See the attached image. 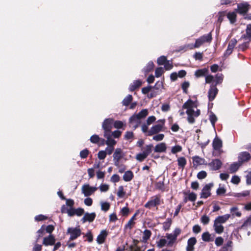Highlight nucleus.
I'll use <instances>...</instances> for the list:
<instances>
[{
    "mask_svg": "<svg viewBox=\"0 0 251 251\" xmlns=\"http://www.w3.org/2000/svg\"><path fill=\"white\" fill-rule=\"evenodd\" d=\"M192 159L194 166H195L196 167L199 165L204 164L205 163L204 159L198 156H194L192 158Z\"/></svg>",
    "mask_w": 251,
    "mask_h": 251,
    "instance_id": "obj_20",
    "label": "nucleus"
},
{
    "mask_svg": "<svg viewBox=\"0 0 251 251\" xmlns=\"http://www.w3.org/2000/svg\"><path fill=\"white\" fill-rule=\"evenodd\" d=\"M148 114V110L147 109L142 110L138 114H134L129 119L130 126L136 128L141 123V119L145 118Z\"/></svg>",
    "mask_w": 251,
    "mask_h": 251,
    "instance_id": "obj_2",
    "label": "nucleus"
},
{
    "mask_svg": "<svg viewBox=\"0 0 251 251\" xmlns=\"http://www.w3.org/2000/svg\"><path fill=\"white\" fill-rule=\"evenodd\" d=\"M218 90L216 85H211L208 92V97L209 101H212L218 94Z\"/></svg>",
    "mask_w": 251,
    "mask_h": 251,
    "instance_id": "obj_11",
    "label": "nucleus"
},
{
    "mask_svg": "<svg viewBox=\"0 0 251 251\" xmlns=\"http://www.w3.org/2000/svg\"><path fill=\"white\" fill-rule=\"evenodd\" d=\"M213 186V184L210 183L205 185L202 189L201 194V198L206 199L211 195V189Z\"/></svg>",
    "mask_w": 251,
    "mask_h": 251,
    "instance_id": "obj_8",
    "label": "nucleus"
},
{
    "mask_svg": "<svg viewBox=\"0 0 251 251\" xmlns=\"http://www.w3.org/2000/svg\"><path fill=\"white\" fill-rule=\"evenodd\" d=\"M89 154V151L87 149H84L81 151L80 152V156L81 158H85L87 157Z\"/></svg>",
    "mask_w": 251,
    "mask_h": 251,
    "instance_id": "obj_59",
    "label": "nucleus"
},
{
    "mask_svg": "<svg viewBox=\"0 0 251 251\" xmlns=\"http://www.w3.org/2000/svg\"><path fill=\"white\" fill-rule=\"evenodd\" d=\"M157 245L159 248H162L165 246H168V241L165 238H161L157 242Z\"/></svg>",
    "mask_w": 251,
    "mask_h": 251,
    "instance_id": "obj_41",
    "label": "nucleus"
},
{
    "mask_svg": "<svg viewBox=\"0 0 251 251\" xmlns=\"http://www.w3.org/2000/svg\"><path fill=\"white\" fill-rule=\"evenodd\" d=\"M207 173L205 171H201L197 174V177L199 179H202L206 177Z\"/></svg>",
    "mask_w": 251,
    "mask_h": 251,
    "instance_id": "obj_58",
    "label": "nucleus"
},
{
    "mask_svg": "<svg viewBox=\"0 0 251 251\" xmlns=\"http://www.w3.org/2000/svg\"><path fill=\"white\" fill-rule=\"evenodd\" d=\"M166 237L168 241V246H172L176 240V238L172 233H167L166 234Z\"/></svg>",
    "mask_w": 251,
    "mask_h": 251,
    "instance_id": "obj_28",
    "label": "nucleus"
},
{
    "mask_svg": "<svg viewBox=\"0 0 251 251\" xmlns=\"http://www.w3.org/2000/svg\"><path fill=\"white\" fill-rule=\"evenodd\" d=\"M209 119H210V121L212 126H214L215 123L217 120V117L215 116V115H214L213 113L211 114L209 116Z\"/></svg>",
    "mask_w": 251,
    "mask_h": 251,
    "instance_id": "obj_62",
    "label": "nucleus"
},
{
    "mask_svg": "<svg viewBox=\"0 0 251 251\" xmlns=\"http://www.w3.org/2000/svg\"><path fill=\"white\" fill-rule=\"evenodd\" d=\"M182 108L186 109L187 120L190 124H193L195 121V118L198 117L201 113L200 110L197 108V102L191 100H188L183 104Z\"/></svg>",
    "mask_w": 251,
    "mask_h": 251,
    "instance_id": "obj_1",
    "label": "nucleus"
},
{
    "mask_svg": "<svg viewBox=\"0 0 251 251\" xmlns=\"http://www.w3.org/2000/svg\"><path fill=\"white\" fill-rule=\"evenodd\" d=\"M159 124L152 126L148 132V136H151L155 134H157L162 130L163 127L164 125L165 120H160L158 121Z\"/></svg>",
    "mask_w": 251,
    "mask_h": 251,
    "instance_id": "obj_4",
    "label": "nucleus"
},
{
    "mask_svg": "<svg viewBox=\"0 0 251 251\" xmlns=\"http://www.w3.org/2000/svg\"><path fill=\"white\" fill-rule=\"evenodd\" d=\"M227 17L231 24H233L236 21V14L235 12H230L227 14Z\"/></svg>",
    "mask_w": 251,
    "mask_h": 251,
    "instance_id": "obj_36",
    "label": "nucleus"
},
{
    "mask_svg": "<svg viewBox=\"0 0 251 251\" xmlns=\"http://www.w3.org/2000/svg\"><path fill=\"white\" fill-rule=\"evenodd\" d=\"M147 156L144 153H140L136 155V158L139 161H143Z\"/></svg>",
    "mask_w": 251,
    "mask_h": 251,
    "instance_id": "obj_56",
    "label": "nucleus"
},
{
    "mask_svg": "<svg viewBox=\"0 0 251 251\" xmlns=\"http://www.w3.org/2000/svg\"><path fill=\"white\" fill-rule=\"evenodd\" d=\"M132 100V97L131 95H127L123 100V104L125 106H127Z\"/></svg>",
    "mask_w": 251,
    "mask_h": 251,
    "instance_id": "obj_44",
    "label": "nucleus"
},
{
    "mask_svg": "<svg viewBox=\"0 0 251 251\" xmlns=\"http://www.w3.org/2000/svg\"><path fill=\"white\" fill-rule=\"evenodd\" d=\"M106 156V151H100L98 153V157L100 160L104 159Z\"/></svg>",
    "mask_w": 251,
    "mask_h": 251,
    "instance_id": "obj_54",
    "label": "nucleus"
},
{
    "mask_svg": "<svg viewBox=\"0 0 251 251\" xmlns=\"http://www.w3.org/2000/svg\"><path fill=\"white\" fill-rule=\"evenodd\" d=\"M177 161L179 167L183 169L186 164V159L184 157H180L177 158Z\"/></svg>",
    "mask_w": 251,
    "mask_h": 251,
    "instance_id": "obj_31",
    "label": "nucleus"
},
{
    "mask_svg": "<svg viewBox=\"0 0 251 251\" xmlns=\"http://www.w3.org/2000/svg\"><path fill=\"white\" fill-rule=\"evenodd\" d=\"M230 217V214H225L222 216L217 217L215 221H217L220 224H223L225 223Z\"/></svg>",
    "mask_w": 251,
    "mask_h": 251,
    "instance_id": "obj_24",
    "label": "nucleus"
},
{
    "mask_svg": "<svg viewBox=\"0 0 251 251\" xmlns=\"http://www.w3.org/2000/svg\"><path fill=\"white\" fill-rule=\"evenodd\" d=\"M164 73V69L162 67H159L156 69L155 75L156 77H160Z\"/></svg>",
    "mask_w": 251,
    "mask_h": 251,
    "instance_id": "obj_49",
    "label": "nucleus"
},
{
    "mask_svg": "<svg viewBox=\"0 0 251 251\" xmlns=\"http://www.w3.org/2000/svg\"><path fill=\"white\" fill-rule=\"evenodd\" d=\"M154 67L153 63L151 61L149 62L147 66L144 68V72L145 74H147L151 71Z\"/></svg>",
    "mask_w": 251,
    "mask_h": 251,
    "instance_id": "obj_40",
    "label": "nucleus"
},
{
    "mask_svg": "<svg viewBox=\"0 0 251 251\" xmlns=\"http://www.w3.org/2000/svg\"><path fill=\"white\" fill-rule=\"evenodd\" d=\"M201 238L202 240L205 242H210L213 240V238L211 237V235L208 232L203 233Z\"/></svg>",
    "mask_w": 251,
    "mask_h": 251,
    "instance_id": "obj_32",
    "label": "nucleus"
},
{
    "mask_svg": "<svg viewBox=\"0 0 251 251\" xmlns=\"http://www.w3.org/2000/svg\"><path fill=\"white\" fill-rule=\"evenodd\" d=\"M156 120V118L154 116H151L148 118L147 120V124L150 125L153 123Z\"/></svg>",
    "mask_w": 251,
    "mask_h": 251,
    "instance_id": "obj_63",
    "label": "nucleus"
},
{
    "mask_svg": "<svg viewBox=\"0 0 251 251\" xmlns=\"http://www.w3.org/2000/svg\"><path fill=\"white\" fill-rule=\"evenodd\" d=\"M212 40V37L210 33L204 35L196 40L195 46L198 48L205 42H210Z\"/></svg>",
    "mask_w": 251,
    "mask_h": 251,
    "instance_id": "obj_5",
    "label": "nucleus"
},
{
    "mask_svg": "<svg viewBox=\"0 0 251 251\" xmlns=\"http://www.w3.org/2000/svg\"><path fill=\"white\" fill-rule=\"evenodd\" d=\"M133 177V174L130 171H127L126 172L123 176V179L125 181H129Z\"/></svg>",
    "mask_w": 251,
    "mask_h": 251,
    "instance_id": "obj_30",
    "label": "nucleus"
},
{
    "mask_svg": "<svg viewBox=\"0 0 251 251\" xmlns=\"http://www.w3.org/2000/svg\"><path fill=\"white\" fill-rule=\"evenodd\" d=\"M160 200L159 197L157 196H153L145 204L144 206L148 209H151L153 207L159 205Z\"/></svg>",
    "mask_w": 251,
    "mask_h": 251,
    "instance_id": "obj_6",
    "label": "nucleus"
},
{
    "mask_svg": "<svg viewBox=\"0 0 251 251\" xmlns=\"http://www.w3.org/2000/svg\"><path fill=\"white\" fill-rule=\"evenodd\" d=\"M201 222L204 225L209 223L210 219L209 217L206 215H203L201 217Z\"/></svg>",
    "mask_w": 251,
    "mask_h": 251,
    "instance_id": "obj_53",
    "label": "nucleus"
},
{
    "mask_svg": "<svg viewBox=\"0 0 251 251\" xmlns=\"http://www.w3.org/2000/svg\"><path fill=\"white\" fill-rule=\"evenodd\" d=\"M101 210L104 212L108 211L110 206V204L108 202L105 201H100V202Z\"/></svg>",
    "mask_w": 251,
    "mask_h": 251,
    "instance_id": "obj_38",
    "label": "nucleus"
},
{
    "mask_svg": "<svg viewBox=\"0 0 251 251\" xmlns=\"http://www.w3.org/2000/svg\"><path fill=\"white\" fill-rule=\"evenodd\" d=\"M126 194V192L124 191V187L120 186L118 188L117 192V196L119 198H123Z\"/></svg>",
    "mask_w": 251,
    "mask_h": 251,
    "instance_id": "obj_45",
    "label": "nucleus"
},
{
    "mask_svg": "<svg viewBox=\"0 0 251 251\" xmlns=\"http://www.w3.org/2000/svg\"><path fill=\"white\" fill-rule=\"evenodd\" d=\"M242 38L251 41V25H248L247 26L246 30V34L243 35Z\"/></svg>",
    "mask_w": 251,
    "mask_h": 251,
    "instance_id": "obj_26",
    "label": "nucleus"
},
{
    "mask_svg": "<svg viewBox=\"0 0 251 251\" xmlns=\"http://www.w3.org/2000/svg\"><path fill=\"white\" fill-rule=\"evenodd\" d=\"M97 189V187L91 186L89 184H85L81 187V192L85 197H89L93 194Z\"/></svg>",
    "mask_w": 251,
    "mask_h": 251,
    "instance_id": "obj_3",
    "label": "nucleus"
},
{
    "mask_svg": "<svg viewBox=\"0 0 251 251\" xmlns=\"http://www.w3.org/2000/svg\"><path fill=\"white\" fill-rule=\"evenodd\" d=\"M213 227L216 233L221 234L224 231V227L222 224L214 220Z\"/></svg>",
    "mask_w": 251,
    "mask_h": 251,
    "instance_id": "obj_23",
    "label": "nucleus"
},
{
    "mask_svg": "<svg viewBox=\"0 0 251 251\" xmlns=\"http://www.w3.org/2000/svg\"><path fill=\"white\" fill-rule=\"evenodd\" d=\"M142 85V81L140 80H135L132 83L129 87L130 91H133L136 89L139 88Z\"/></svg>",
    "mask_w": 251,
    "mask_h": 251,
    "instance_id": "obj_27",
    "label": "nucleus"
},
{
    "mask_svg": "<svg viewBox=\"0 0 251 251\" xmlns=\"http://www.w3.org/2000/svg\"><path fill=\"white\" fill-rule=\"evenodd\" d=\"M190 86V83L188 81H184L181 85V88L183 91V92L187 93V89Z\"/></svg>",
    "mask_w": 251,
    "mask_h": 251,
    "instance_id": "obj_52",
    "label": "nucleus"
},
{
    "mask_svg": "<svg viewBox=\"0 0 251 251\" xmlns=\"http://www.w3.org/2000/svg\"><path fill=\"white\" fill-rule=\"evenodd\" d=\"M222 165L221 161L218 159L213 160L208 164V166L212 170L216 171L219 170Z\"/></svg>",
    "mask_w": 251,
    "mask_h": 251,
    "instance_id": "obj_12",
    "label": "nucleus"
},
{
    "mask_svg": "<svg viewBox=\"0 0 251 251\" xmlns=\"http://www.w3.org/2000/svg\"><path fill=\"white\" fill-rule=\"evenodd\" d=\"M99 188L101 192H105L109 190V185L106 184H101Z\"/></svg>",
    "mask_w": 251,
    "mask_h": 251,
    "instance_id": "obj_55",
    "label": "nucleus"
},
{
    "mask_svg": "<svg viewBox=\"0 0 251 251\" xmlns=\"http://www.w3.org/2000/svg\"><path fill=\"white\" fill-rule=\"evenodd\" d=\"M90 140L92 143L98 144L100 141V138L99 135L94 134L90 137Z\"/></svg>",
    "mask_w": 251,
    "mask_h": 251,
    "instance_id": "obj_46",
    "label": "nucleus"
},
{
    "mask_svg": "<svg viewBox=\"0 0 251 251\" xmlns=\"http://www.w3.org/2000/svg\"><path fill=\"white\" fill-rule=\"evenodd\" d=\"M137 215V213L135 214L132 218L129 220L128 223L125 226L126 229H131L134 225V221L135 219V216Z\"/></svg>",
    "mask_w": 251,
    "mask_h": 251,
    "instance_id": "obj_33",
    "label": "nucleus"
},
{
    "mask_svg": "<svg viewBox=\"0 0 251 251\" xmlns=\"http://www.w3.org/2000/svg\"><path fill=\"white\" fill-rule=\"evenodd\" d=\"M55 242L54 237L50 234L48 237L44 238L43 244L46 246H51L54 244Z\"/></svg>",
    "mask_w": 251,
    "mask_h": 251,
    "instance_id": "obj_17",
    "label": "nucleus"
},
{
    "mask_svg": "<svg viewBox=\"0 0 251 251\" xmlns=\"http://www.w3.org/2000/svg\"><path fill=\"white\" fill-rule=\"evenodd\" d=\"M226 192V189L223 186H221V185H220L219 187L216 191V193L218 195H222L224 194Z\"/></svg>",
    "mask_w": 251,
    "mask_h": 251,
    "instance_id": "obj_51",
    "label": "nucleus"
},
{
    "mask_svg": "<svg viewBox=\"0 0 251 251\" xmlns=\"http://www.w3.org/2000/svg\"><path fill=\"white\" fill-rule=\"evenodd\" d=\"M104 136L106 138L105 144L108 146L114 147L116 144V141L111 138L110 133H104Z\"/></svg>",
    "mask_w": 251,
    "mask_h": 251,
    "instance_id": "obj_15",
    "label": "nucleus"
},
{
    "mask_svg": "<svg viewBox=\"0 0 251 251\" xmlns=\"http://www.w3.org/2000/svg\"><path fill=\"white\" fill-rule=\"evenodd\" d=\"M241 164L238 161V162H235L231 165L229 168L230 172L232 173L236 172L239 168Z\"/></svg>",
    "mask_w": 251,
    "mask_h": 251,
    "instance_id": "obj_34",
    "label": "nucleus"
},
{
    "mask_svg": "<svg viewBox=\"0 0 251 251\" xmlns=\"http://www.w3.org/2000/svg\"><path fill=\"white\" fill-rule=\"evenodd\" d=\"M152 148V145H147L145 147L142 149V153H144L147 156H148L149 154L151 152Z\"/></svg>",
    "mask_w": 251,
    "mask_h": 251,
    "instance_id": "obj_43",
    "label": "nucleus"
},
{
    "mask_svg": "<svg viewBox=\"0 0 251 251\" xmlns=\"http://www.w3.org/2000/svg\"><path fill=\"white\" fill-rule=\"evenodd\" d=\"M172 220L168 218L167 220L163 224V228L165 231L168 230L171 226Z\"/></svg>",
    "mask_w": 251,
    "mask_h": 251,
    "instance_id": "obj_42",
    "label": "nucleus"
},
{
    "mask_svg": "<svg viewBox=\"0 0 251 251\" xmlns=\"http://www.w3.org/2000/svg\"><path fill=\"white\" fill-rule=\"evenodd\" d=\"M246 183L248 185H251V171L248 173L246 176Z\"/></svg>",
    "mask_w": 251,
    "mask_h": 251,
    "instance_id": "obj_64",
    "label": "nucleus"
},
{
    "mask_svg": "<svg viewBox=\"0 0 251 251\" xmlns=\"http://www.w3.org/2000/svg\"><path fill=\"white\" fill-rule=\"evenodd\" d=\"M182 151V147L179 145H176L172 148L171 152L173 154L180 152Z\"/></svg>",
    "mask_w": 251,
    "mask_h": 251,
    "instance_id": "obj_50",
    "label": "nucleus"
},
{
    "mask_svg": "<svg viewBox=\"0 0 251 251\" xmlns=\"http://www.w3.org/2000/svg\"><path fill=\"white\" fill-rule=\"evenodd\" d=\"M113 120L111 118L106 119L102 123V127L104 130V133H110L112 127Z\"/></svg>",
    "mask_w": 251,
    "mask_h": 251,
    "instance_id": "obj_10",
    "label": "nucleus"
},
{
    "mask_svg": "<svg viewBox=\"0 0 251 251\" xmlns=\"http://www.w3.org/2000/svg\"><path fill=\"white\" fill-rule=\"evenodd\" d=\"M124 156V153L120 148H117L113 154V161L116 166H119L120 160Z\"/></svg>",
    "mask_w": 251,
    "mask_h": 251,
    "instance_id": "obj_7",
    "label": "nucleus"
},
{
    "mask_svg": "<svg viewBox=\"0 0 251 251\" xmlns=\"http://www.w3.org/2000/svg\"><path fill=\"white\" fill-rule=\"evenodd\" d=\"M240 181V177L237 176H232L231 182L235 184H238Z\"/></svg>",
    "mask_w": 251,
    "mask_h": 251,
    "instance_id": "obj_61",
    "label": "nucleus"
},
{
    "mask_svg": "<svg viewBox=\"0 0 251 251\" xmlns=\"http://www.w3.org/2000/svg\"><path fill=\"white\" fill-rule=\"evenodd\" d=\"M185 195H187L188 200L191 201H195L197 199V195L193 192L185 194Z\"/></svg>",
    "mask_w": 251,
    "mask_h": 251,
    "instance_id": "obj_48",
    "label": "nucleus"
},
{
    "mask_svg": "<svg viewBox=\"0 0 251 251\" xmlns=\"http://www.w3.org/2000/svg\"><path fill=\"white\" fill-rule=\"evenodd\" d=\"M197 243V240L195 237L190 238L187 241V246L186 247L187 251H193L194 246Z\"/></svg>",
    "mask_w": 251,
    "mask_h": 251,
    "instance_id": "obj_18",
    "label": "nucleus"
},
{
    "mask_svg": "<svg viewBox=\"0 0 251 251\" xmlns=\"http://www.w3.org/2000/svg\"><path fill=\"white\" fill-rule=\"evenodd\" d=\"M251 158V155L248 152H241L238 155V161L241 164L243 162L248 161Z\"/></svg>",
    "mask_w": 251,
    "mask_h": 251,
    "instance_id": "obj_14",
    "label": "nucleus"
},
{
    "mask_svg": "<svg viewBox=\"0 0 251 251\" xmlns=\"http://www.w3.org/2000/svg\"><path fill=\"white\" fill-rule=\"evenodd\" d=\"M208 72L207 69H202L197 70L195 73V75L197 77L204 76Z\"/></svg>",
    "mask_w": 251,
    "mask_h": 251,
    "instance_id": "obj_35",
    "label": "nucleus"
},
{
    "mask_svg": "<svg viewBox=\"0 0 251 251\" xmlns=\"http://www.w3.org/2000/svg\"><path fill=\"white\" fill-rule=\"evenodd\" d=\"M167 59L164 56H160L157 59V63L159 65H164Z\"/></svg>",
    "mask_w": 251,
    "mask_h": 251,
    "instance_id": "obj_57",
    "label": "nucleus"
},
{
    "mask_svg": "<svg viewBox=\"0 0 251 251\" xmlns=\"http://www.w3.org/2000/svg\"><path fill=\"white\" fill-rule=\"evenodd\" d=\"M164 135L163 134H159L153 136V140L156 141H160L163 139Z\"/></svg>",
    "mask_w": 251,
    "mask_h": 251,
    "instance_id": "obj_60",
    "label": "nucleus"
},
{
    "mask_svg": "<svg viewBox=\"0 0 251 251\" xmlns=\"http://www.w3.org/2000/svg\"><path fill=\"white\" fill-rule=\"evenodd\" d=\"M151 236V232L149 230L146 229L143 232L142 241L146 242L150 238Z\"/></svg>",
    "mask_w": 251,
    "mask_h": 251,
    "instance_id": "obj_37",
    "label": "nucleus"
},
{
    "mask_svg": "<svg viewBox=\"0 0 251 251\" xmlns=\"http://www.w3.org/2000/svg\"><path fill=\"white\" fill-rule=\"evenodd\" d=\"M223 79V75L221 74H218L216 75L214 81H215V85H217L222 83Z\"/></svg>",
    "mask_w": 251,
    "mask_h": 251,
    "instance_id": "obj_47",
    "label": "nucleus"
},
{
    "mask_svg": "<svg viewBox=\"0 0 251 251\" xmlns=\"http://www.w3.org/2000/svg\"><path fill=\"white\" fill-rule=\"evenodd\" d=\"M222 146V141L219 139L215 138L213 142V147L215 150H219Z\"/></svg>",
    "mask_w": 251,
    "mask_h": 251,
    "instance_id": "obj_29",
    "label": "nucleus"
},
{
    "mask_svg": "<svg viewBox=\"0 0 251 251\" xmlns=\"http://www.w3.org/2000/svg\"><path fill=\"white\" fill-rule=\"evenodd\" d=\"M249 9V4L247 3H240L238 5V11L240 14L246 13Z\"/></svg>",
    "mask_w": 251,
    "mask_h": 251,
    "instance_id": "obj_22",
    "label": "nucleus"
},
{
    "mask_svg": "<svg viewBox=\"0 0 251 251\" xmlns=\"http://www.w3.org/2000/svg\"><path fill=\"white\" fill-rule=\"evenodd\" d=\"M107 233L106 230H102L97 238V242L98 244H102L107 237Z\"/></svg>",
    "mask_w": 251,
    "mask_h": 251,
    "instance_id": "obj_19",
    "label": "nucleus"
},
{
    "mask_svg": "<svg viewBox=\"0 0 251 251\" xmlns=\"http://www.w3.org/2000/svg\"><path fill=\"white\" fill-rule=\"evenodd\" d=\"M68 232L70 234V240H74L81 235V230L78 228L70 227L68 229Z\"/></svg>",
    "mask_w": 251,
    "mask_h": 251,
    "instance_id": "obj_9",
    "label": "nucleus"
},
{
    "mask_svg": "<svg viewBox=\"0 0 251 251\" xmlns=\"http://www.w3.org/2000/svg\"><path fill=\"white\" fill-rule=\"evenodd\" d=\"M166 145L164 143L157 144L154 148V151L156 152H165L166 150Z\"/></svg>",
    "mask_w": 251,
    "mask_h": 251,
    "instance_id": "obj_25",
    "label": "nucleus"
},
{
    "mask_svg": "<svg viewBox=\"0 0 251 251\" xmlns=\"http://www.w3.org/2000/svg\"><path fill=\"white\" fill-rule=\"evenodd\" d=\"M237 43V41L235 39H232L230 41L227 49H226L225 53V55H230L233 50V48H234L235 46L236 45Z\"/></svg>",
    "mask_w": 251,
    "mask_h": 251,
    "instance_id": "obj_16",
    "label": "nucleus"
},
{
    "mask_svg": "<svg viewBox=\"0 0 251 251\" xmlns=\"http://www.w3.org/2000/svg\"><path fill=\"white\" fill-rule=\"evenodd\" d=\"M61 212L62 213H67L69 216H73L75 215V209L73 207L67 208L66 206L63 205L61 207Z\"/></svg>",
    "mask_w": 251,
    "mask_h": 251,
    "instance_id": "obj_21",
    "label": "nucleus"
},
{
    "mask_svg": "<svg viewBox=\"0 0 251 251\" xmlns=\"http://www.w3.org/2000/svg\"><path fill=\"white\" fill-rule=\"evenodd\" d=\"M96 216V215L95 212H92L91 213L88 212L85 213L81 219V221L83 223H85L86 222H92L94 220Z\"/></svg>",
    "mask_w": 251,
    "mask_h": 251,
    "instance_id": "obj_13",
    "label": "nucleus"
},
{
    "mask_svg": "<svg viewBox=\"0 0 251 251\" xmlns=\"http://www.w3.org/2000/svg\"><path fill=\"white\" fill-rule=\"evenodd\" d=\"M230 212L233 216L240 217L241 216V213L238 210V208L237 207H232L230 208Z\"/></svg>",
    "mask_w": 251,
    "mask_h": 251,
    "instance_id": "obj_39",
    "label": "nucleus"
}]
</instances>
